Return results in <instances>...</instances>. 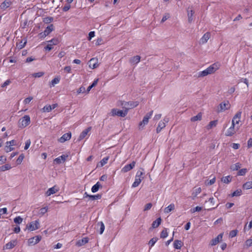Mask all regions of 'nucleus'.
<instances>
[{"label":"nucleus","mask_w":252,"mask_h":252,"mask_svg":"<svg viewBox=\"0 0 252 252\" xmlns=\"http://www.w3.org/2000/svg\"><path fill=\"white\" fill-rule=\"evenodd\" d=\"M220 67V63H216L210 65L206 69L199 71L196 74L197 78L203 77L215 73Z\"/></svg>","instance_id":"obj_1"},{"label":"nucleus","mask_w":252,"mask_h":252,"mask_svg":"<svg viewBox=\"0 0 252 252\" xmlns=\"http://www.w3.org/2000/svg\"><path fill=\"white\" fill-rule=\"evenodd\" d=\"M31 123V118L29 115H25L18 122V126L23 128L28 126Z\"/></svg>","instance_id":"obj_2"},{"label":"nucleus","mask_w":252,"mask_h":252,"mask_svg":"<svg viewBox=\"0 0 252 252\" xmlns=\"http://www.w3.org/2000/svg\"><path fill=\"white\" fill-rule=\"evenodd\" d=\"M153 113V111H150L149 113H147L143 118V120L139 123V129H142L143 127L147 125L149 122V119L151 118Z\"/></svg>","instance_id":"obj_3"},{"label":"nucleus","mask_w":252,"mask_h":252,"mask_svg":"<svg viewBox=\"0 0 252 252\" xmlns=\"http://www.w3.org/2000/svg\"><path fill=\"white\" fill-rule=\"evenodd\" d=\"M127 109L125 111L119 110L118 109L114 108L111 110L110 114L112 116H118L121 117H125L127 114Z\"/></svg>","instance_id":"obj_4"},{"label":"nucleus","mask_w":252,"mask_h":252,"mask_svg":"<svg viewBox=\"0 0 252 252\" xmlns=\"http://www.w3.org/2000/svg\"><path fill=\"white\" fill-rule=\"evenodd\" d=\"M143 174V173L142 172L138 171L137 172L136 175L135 176V181L132 185V188L137 187L139 185V184L141 182L142 179L143 178V177H142Z\"/></svg>","instance_id":"obj_5"},{"label":"nucleus","mask_w":252,"mask_h":252,"mask_svg":"<svg viewBox=\"0 0 252 252\" xmlns=\"http://www.w3.org/2000/svg\"><path fill=\"white\" fill-rule=\"evenodd\" d=\"M40 227V223L38 220L32 221L29 225H27V228L30 231H34Z\"/></svg>","instance_id":"obj_6"},{"label":"nucleus","mask_w":252,"mask_h":252,"mask_svg":"<svg viewBox=\"0 0 252 252\" xmlns=\"http://www.w3.org/2000/svg\"><path fill=\"white\" fill-rule=\"evenodd\" d=\"M230 107V104L228 101H226L220 103L218 108V112H221L226 110H228Z\"/></svg>","instance_id":"obj_7"},{"label":"nucleus","mask_w":252,"mask_h":252,"mask_svg":"<svg viewBox=\"0 0 252 252\" xmlns=\"http://www.w3.org/2000/svg\"><path fill=\"white\" fill-rule=\"evenodd\" d=\"M169 121V119L168 118H164L163 120L160 121L158 125V126L157 128V132L159 133L161 131V130L165 127L166 124Z\"/></svg>","instance_id":"obj_8"},{"label":"nucleus","mask_w":252,"mask_h":252,"mask_svg":"<svg viewBox=\"0 0 252 252\" xmlns=\"http://www.w3.org/2000/svg\"><path fill=\"white\" fill-rule=\"evenodd\" d=\"M59 42L57 39H52L48 41L47 45L45 47V49L47 51H50L53 48V45H57Z\"/></svg>","instance_id":"obj_9"},{"label":"nucleus","mask_w":252,"mask_h":252,"mask_svg":"<svg viewBox=\"0 0 252 252\" xmlns=\"http://www.w3.org/2000/svg\"><path fill=\"white\" fill-rule=\"evenodd\" d=\"M239 129V126L231 124V126L227 130L225 135L228 136H232Z\"/></svg>","instance_id":"obj_10"},{"label":"nucleus","mask_w":252,"mask_h":252,"mask_svg":"<svg viewBox=\"0 0 252 252\" xmlns=\"http://www.w3.org/2000/svg\"><path fill=\"white\" fill-rule=\"evenodd\" d=\"M135 161H133L131 163L125 165L121 169V172L126 173L130 171L135 167Z\"/></svg>","instance_id":"obj_11"},{"label":"nucleus","mask_w":252,"mask_h":252,"mask_svg":"<svg viewBox=\"0 0 252 252\" xmlns=\"http://www.w3.org/2000/svg\"><path fill=\"white\" fill-rule=\"evenodd\" d=\"M15 144V141L14 140L6 142V146L5 147V152L8 153L12 151L14 149L12 146H14Z\"/></svg>","instance_id":"obj_12"},{"label":"nucleus","mask_w":252,"mask_h":252,"mask_svg":"<svg viewBox=\"0 0 252 252\" xmlns=\"http://www.w3.org/2000/svg\"><path fill=\"white\" fill-rule=\"evenodd\" d=\"M41 240V237L40 236H36L33 237L28 240V243L30 245H34L38 243Z\"/></svg>","instance_id":"obj_13"},{"label":"nucleus","mask_w":252,"mask_h":252,"mask_svg":"<svg viewBox=\"0 0 252 252\" xmlns=\"http://www.w3.org/2000/svg\"><path fill=\"white\" fill-rule=\"evenodd\" d=\"M241 112H237L233 117L232 120V124L234 126H236L237 125H238L239 124V122H240L241 119Z\"/></svg>","instance_id":"obj_14"},{"label":"nucleus","mask_w":252,"mask_h":252,"mask_svg":"<svg viewBox=\"0 0 252 252\" xmlns=\"http://www.w3.org/2000/svg\"><path fill=\"white\" fill-rule=\"evenodd\" d=\"M222 237L223 233L220 234L216 238L211 241L210 245L212 246L216 245L220 241L222 240Z\"/></svg>","instance_id":"obj_15"},{"label":"nucleus","mask_w":252,"mask_h":252,"mask_svg":"<svg viewBox=\"0 0 252 252\" xmlns=\"http://www.w3.org/2000/svg\"><path fill=\"white\" fill-rule=\"evenodd\" d=\"M71 137V132H67L64 134L59 139V141L61 143H63L66 141L69 140Z\"/></svg>","instance_id":"obj_16"},{"label":"nucleus","mask_w":252,"mask_h":252,"mask_svg":"<svg viewBox=\"0 0 252 252\" xmlns=\"http://www.w3.org/2000/svg\"><path fill=\"white\" fill-rule=\"evenodd\" d=\"M89 66L92 69L95 68L98 66V60L97 59L92 58L89 61Z\"/></svg>","instance_id":"obj_17"},{"label":"nucleus","mask_w":252,"mask_h":252,"mask_svg":"<svg viewBox=\"0 0 252 252\" xmlns=\"http://www.w3.org/2000/svg\"><path fill=\"white\" fill-rule=\"evenodd\" d=\"M68 157V155H62V156L56 158L54 159V162L57 164H61L63 162H64L66 158Z\"/></svg>","instance_id":"obj_18"},{"label":"nucleus","mask_w":252,"mask_h":252,"mask_svg":"<svg viewBox=\"0 0 252 252\" xmlns=\"http://www.w3.org/2000/svg\"><path fill=\"white\" fill-rule=\"evenodd\" d=\"M59 191V189L57 188L55 186L52 188H49L46 192L45 194L47 196H50Z\"/></svg>","instance_id":"obj_19"},{"label":"nucleus","mask_w":252,"mask_h":252,"mask_svg":"<svg viewBox=\"0 0 252 252\" xmlns=\"http://www.w3.org/2000/svg\"><path fill=\"white\" fill-rule=\"evenodd\" d=\"M17 244L16 240H12L7 243L4 247L3 249L9 250L14 248Z\"/></svg>","instance_id":"obj_20"},{"label":"nucleus","mask_w":252,"mask_h":252,"mask_svg":"<svg viewBox=\"0 0 252 252\" xmlns=\"http://www.w3.org/2000/svg\"><path fill=\"white\" fill-rule=\"evenodd\" d=\"M89 242V239L88 237H84L81 240H79L76 243V246L78 247H81Z\"/></svg>","instance_id":"obj_21"},{"label":"nucleus","mask_w":252,"mask_h":252,"mask_svg":"<svg viewBox=\"0 0 252 252\" xmlns=\"http://www.w3.org/2000/svg\"><path fill=\"white\" fill-rule=\"evenodd\" d=\"M12 4L11 0H5L0 5V7L1 9L5 10L9 7Z\"/></svg>","instance_id":"obj_22"},{"label":"nucleus","mask_w":252,"mask_h":252,"mask_svg":"<svg viewBox=\"0 0 252 252\" xmlns=\"http://www.w3.org/2000/svg\"><path fill=\"white\" fill-rule=\"evenodd\" d=\"M91 127H89L87 128L84 130L80 134L79 137V140H81L83 139L88 134L89 131H90L91 129Z\"/></svg>","instance_id":"obj_23"},{"label":"nucleus","mask_w":252,"mask_h":252,"mask_svg":"<svg viewBox=\"0 0 252 252\" xmlns=\"http://www.w3.org/2000/svg\"><path fill=\"white\" fill-rule=\"evenodd\" d=\"M210 33L209 32H206L200 39V42L202 44L206 43L209 39L210 38Z\"/></svg>","instance_id":"obj_24"},{"label":"nucleus","mask_w":252,"mask_h":252,"mask_svg":"<svg viewBox=\"0 0 252 252\" xmlns=\"http://www.w3.org/2000/svg\"><path fill=\"white\" fill-rule=\"evenodd\" d=\"M141 57L139 56H135L131 58L129 60V63L131 64H137L140 61Z\"/></svg>","instance_id":"obj_25"},{"label":"nucleus","mask_w":252,"mask_h":252,"mask_svg":"<svg viewBox=\"0 0 252 252\" xmlns=\"http://www.w3.org/2000/svg\"><path fill=\"white\" fill-rule=\"evenodd\" d=\"M183 243L181 240H176L174 242L173 246L176 249H180L183 246Z\"/></svg>","instance_id":"obj_26"},{"label":"nucleus","mask_w":252,"mask_h":252,"mask_svg":"<svg viewBox=\"0 0 252 252\" xmlns=\"http://www.w3.org/2000/svg\"><path fill=\"white\" fill-rule=\"evenodd\" d=\"M53 25L52 24H51L46 28L44 32L45 36L48 35L50 32H51L53 31Z\"/></svg>","instance_id":"obj_27"},{"label":"nucleus","mask_w":252,"mask_h":252,"mask_svg":"<svg viewBox=\"0 0 252 252\" xmlns=\"http://www.w3.org/2000/svg\"><path fill=\"white\" fill-rule=\"evenodd\" d=\"M97 226L98 227H99V234H102L103 233L104 229H105V226H104V223L102 221L98 222L97 223Z\"/></svg>","instance_id":"obj_28"},{"label":"nucleus","mask_w":252,"mask_h":252,"mask_svg":"<svg viewBox=\"0 0 252 252\" xmlns=\"http://www.w3.org/2000/svg\"><path fill=\"white\" fill-rule=\"evenodd\" d=\"M175 208V205L174 204L172 203L168 205L167 207L164 209V213H169L172 210H173Z\"/></svg>","instance_id":"obj_29"},{"label":"nucleus","mask_w":252,"mask_h":252,"mask_svg":"<svg viewBox=\"0 0 252 252\" xmlns=\"http://www.w3.org/2000/svg\"><path fill=\"white\" fill-rule=\"evenodd\" d=\"M161 219L160 218H158L156 220L154 221L152 223V227L154 228L158 227L161 223Z\"/></svg>","instance_id":"obj_30"},{"label":"nucleus","mask_w":252,"mask_h":252,"mask_svg":"<svg viewBox=\"0 0 252 252\" xmlns=\"http://www.w3.org/2000/svg\"><path fill=\"white\" fill-rule=\"evenodd\" d=\"M100 187H101V185L99 182H97L92 187L91 189L92 191L94 193L97 192L98 190Z\"/></svg>","instance_id":"obj_31"},{"label":"nucleus","mask_w":252,"mask_h":252,"mask_svg":"<svg viewBox=\"0 0 252 252\" xmlns=\"http://www.w3.org/2000/svg\"><path fill=\"white\" fill-rule=\"evenodd\" d=\"M201 118H202V114L201 113H199L195 116L191 117L190 119V121L191 122H195L197 121H200L201 120Z\"/></svg>","instance_id":"obj_32"},{"label":"nucleus","mask_w":252,"mask_h":252,"mask_svg":"<svg viewBox=\"0 0 252 252\" xmlns=\"http://www.w3.org/2000/svg\"><path fill=\"white\" fill-rule=\"evenodd\" d=\"M217 123H218L217 120H214V121H211L209 123V124L208 125V126H207V128L208 129H211L212 127L216 126L217 125Z\"/></svg>","instance_id":"obj_33"},{"label":"nucleus","mask_w":252,"mask_h":252,"mask_svg":"<svg viewBox=\"0 0 252 252\" xmlns=\"http://www.w3.org/2000/svg\"><path fill=\"white\" fill-rule=\"evenodd\" d=\"M138 105V102L137 101H129L127 102V106L128 108H132L136 107Z\"/></svg>","instance_id":"obj_34"},{"label":"nucleus","mask_w":252,"mask_h":252,"mask_svg":"<svg viewBox=\"0 0 252 252\" xmlns=\"http://www.w3.org/2000/svg\"><path fill=\"white\" fill-rule=\"evenodd\" d=\"M243 188L246 189H252V181L247 182L243 185Z\"/></svg>","instance_id":"obj_35"},{"label":"nucleus","mask_w":252,"mask_h":252,"mask_svg":"<svg viewBox=\"0 0 252 252\" xmlns=\"http://www.w3.org/2000/svg\"><path fill=\"white\" fill-rule=\"evenodd\" d=\"M11 168V166L9 164H6L0 167V171H5Z\"/></svg>","instance_id":"obj_36"},{"label":"nucleus","mask_w":252,"mask_h":252,"mask_svg":"<svg viewBox=\"0 0 252 252\" xmlns=\"http://www.w3.org/2000/svg\"><path fill=\"white\" fill-rule=\"evenodd\" d=\"M231 181V177L230 176H227L223 177L221 179V181L224 183L228 184Z\"/></svg>","instance_id":"obj_37"},{"label":"nucleus","mask_w":252,"mask_h":252,"mask_svg":"<svg viewBox=\"0 0 252 252\" xmlns=\"http://www.w3.org/2000/svg\"><path fill=\"white\" fill-rule=\"evenodd\" d=\"M98 81V79H96L94 81L92 84L88 87V88L87 90V93H88L90 91V90L92 89V88H93L96 85Z\"/></svg>","instance_id":"obj_38"},{"label":"nucleus","mask_w":252,"mask_h":252,"mask_svg":"<svg viewBox=\"0 0 252 252\" xmlns=\"http://www.w3.org/2000/svg\"><path fill=\"white\" fill-rule=\"evenodd\" d=\"M241 167V164L239 162L233 164L231 166L230 169L233 171L238 170Z\"/></svg>","instance_id":"obj_39"},{"label":"nucleus","mask_w":252,"mask_h":252,"mask_svg":"<svg viewBox=\"0 0 252 252\" xmlns=\"http://www.w3.org/2000/svg\"><path fill=\"white\" fill-rule=\"evenodd\" d=\"M201 191V188H198L196 189L193 192H192V195L193 196L192 199H194L195 197H196V196L199 194Z\"/></svg>","instance_id":"obj_40"},{"label":"nucleus","mask_w":252,"mask_h":252,"mask_svg":"<svg viewBox=\"0 0 252 252\" xmlns=\"http://www.w3.org/2000/svg\"><path fill=\"white\" fill-rule=\"evenodd\" d=\"M60 79L59 77H56V78H55L54 79H53L51 81L50 87H54L56 84H58L60 82Z\"/></svg>","instance_id":"obj_41"},{"label":"nucleus","mask_w":252,"mask_h":252,"mask_svg":"<svg viewBox=\"0 0 252 252\" xmlns=\"http://www.w3.org/2000/svg\"><path fill=\"white\" fill-rule=\"evenodd\" d=\"M101 197V196L100 194L90 195L89 196V199L92 200L99 199Z\"/></svg>","instance_id":"obj_42"},{"label":"nucleus","mask_w":252,"mask_h":252,"mask_svg":"<svg viewBox=\"0 0 252 252\" xmlns=\"http://www.w3.org/2000/svg\"><path fill=\"white\" fill-rule=\"evenodd\" d=\"M109 157H106L102 158L101 160L100 161V166L101 167H102L104 166L105 164H106L108 162V160L109 159Z\"/></svg>","instance_id":"obj_43"},{"label":"nucleus","mask_w":252,"mask_h":252,"mask_svg":"<svg viewBox=\"0 0 252 252\" xmlns=\"http://www.w3.org/2000/svg\"><path fill=\"white\" fill-rule=\"evenodd\" d=\"M168 233L167 232V229L164 228L161 232L160 237L162 238H165L168 236Z\"/></svg>","instance_id":"obj_44"},{"label":"nucleus","mask_w":252,"mask_h":252,"mask_svg":"<svg viewBox=\"0 0 252 252\" xmlns=\"http://www.w3.org/2000/svg\"><path fill=\"white\" fill-rule=\"evenodd\" d=\"M194 14V12L192 9L188 10V18L189 21L191 22L192 20V16Z\"/></svg>","instance_id":"obj_45"},{"label":"nucleus","mask_w":252,"mask_h":252,"mask_svg":"<svg viewBox=\"0 0 252 252\" xmlns=\"http://www.w3.org/2000/svg\"><path fill=\"white\" fill-rule=\"evenodd\" d=\"M241 194H242L241 189H237L236 190H235L232 193L231 196L232 197L239 196H240Z\"/></svg>","instance_id":"obj_46"},{"label":"nucleus","mask_w":252,"mask_h":252,"mask_svg":"<svg viewBox=\"0 0 252 252\" xmlns=\"http://www.w3.org/2000/svg\"><path fill=\"white\" fill-rule=\"evenodd\" d=\"M158 240V238H157V237H154V238H152L149 242V245H150L151 246V247H152L155 245V244L157 242Z\"/></svg>","instance_id":"obj_47"},{"label":"nucleus","mask_w":252,"mask_h":252,"mask_svg":"<svg viewBox=\"0 0 252 252\" xmlns=\"http://www.w3.org/2000/svg\"><path fill=\"white\" fill-rule=\"evenodd\" d=\"M23 221V219L20 217L18 216L14 218V222L17 224H20Z\"/></svg>","instance_id":"obj_48"},{"label":"nucleus","mask_w":252,"mask_h":252,"mask_svg":"<svg viewBox=\"0 0 252 252\" xmlns=\"http://www.w3.org/2000/svg\"><path fill=\"white\" fill-rule=\"evenodd\" d=\"M247 172V169L246 168H243L238 171L237 174L239 176H244L246 174Z\"/></svg>","instance_id":"obj_49"},{"label":"nucleus","mask_w":252,"mask_h":252,"mask_svg":"<svg viewBox=\"0 0 252 252\" xmlns=\"http://www.w3.org/2000/svg\"><path fill=\"white\" fill-rule=\"evenodd\" d=\"M26 43H27L26 40H25L24 41L22 40L19 42V43L17 46H18V47L19 48L22 49L25 46Z\"/></svg>","instance_id":"obj_50"},{"label":"nucleus","mask_w":252,"mask_h":252,"mask_svg":"<svg viewBox=\"0 0 252 252\" xmlns=\"http://www.w3.org/2000/svg\"><path fill=\"white\" fill-rule=\"evenodd\" d=\"M43 112H49L52 110L51 105H47L42 108Z\"/></svg>","instance_id":"obj_51"},{"label":"nucleus","mask_w":252,"mask_h":252,"mask_svg":"<svg viewBox=\"0 0 252 252\" xmlns=\"http://www.w3.org/2000/svg\"><path fill=\"white\" fill-rule=\"evenodd\" d=\"M24 158V156L23 154H21L19 156L17 159L16 162L17 164H20Z\"/></svg>","instance_id":"obj_52"},{"label":"nucleus","mask_w":252,"mask_h":252,"mask_svg":"<svg viewBox=\"0 0 252 252\" xmlns=\"http://www.w3.org/2000/svg\"><path fill=\"white\" fill-rule=\"evenodd\" d=\"M245 246L247 247H250L251 246H252V238H250L246 240V241L245 242Z\"/></svg>","instance_id":"obj_53"},{"label":"nucleus","mask_w":252,"mask_h":252,"mask_svg":"<svg viewBox=\"0 0 252 252\" xmlns=\"http://www.w3.org/2000/svg\"><path fill=\"white\" fill-rule=\"evenodd\" d=\"M237 233H238V231L237 230H232L229 233V236L231 238H233L237 235Z\"/></svg>","instance_id":"obj_54"},{"label":"nucleus","mask_w":252,"mask_h":252,"mask_svg":"<svg viewBox=\"0 0 252 252\" xmlns=\"http://www.w3.org/2000/svg\"><path fill=\"white\" fill-rule=\"evenodd\" d=\"M31 144V141L30 139L27 140L25 142V146L24 147V149L27 150L30 146Z\"/></svg>","instance_id":"obj_55"},{"label":"nucleus","mask_w":252,"mask_h":252,"mask_svg":"<svg viewBox=\"0 0 252 252\" xmlns=\"http://www.w3.org/2000/svg\"><path fill=\"white\" fill-rule=\"evenodd\" d=\"M32 99L33 97L32 96H29L24 100V103L25 104H29Z\"/></svg>","instance_id":"obj_56"},{"label":"nucleus","mask_w":252,"mask_h":252,"mask_svg":"<svg viewBox=\"0 0 252 252\" xmlns=\"http://www.w3.org/2000/svg\"><path fill=\"white\" fill-rule=\"evenodd\" d=\"M44 74V73L42 72H39L37 73H34L32 74V76L37 78V77H40L42 76Z\"/></svg>","instance_id":"obj_57"},{"label":"nucleus","mask_w":252,"mask_h":252,"mask_svg":"<svg viewBox=\"0 0 252 252\" xmlns=\"http://www.w3.org/2000/svg\"><path fill=\"white\" fill-rule=\"evenodd\" d=\"M48 208L47 207H45L42 208L40 210V213L42 215H44L48 211Z\"/></svg>","instance_id":"obj_58"},{"label":"nucleus","mask_w":252,"mask_h":252,"mask_svg":"<svg viewBox=\"0 0 252 252\" xmlns=\"http://www.w3.org/2000/svg\"><path fill=\"white\" fill-rule=\"evenodd\" d=\"M85 88L83 86H81L79 88V89L77 90V93L78 94H81V93H84L85 92Z\"/></svg>","instance_id":"obj_59"},{"label":"nucleus","mask_w":252,"mask_h":252,"mask_svg":"<svg viewBox=\"0 0 252 252\" xmlns=\"http://www.w3.org/2000/svg\"><path fill=\"white\" fill-rule=\"evenodd\" d=\"M95 36V32L94 31L90 32L89 33V36L88 39L89 40H91L92 38Z\"/></svg>","instance_id":"obj_60"},{"label":"nucleus","mask_w":252,"mask_h":252,"mask_svg":"<svg viewBox=\"0 0 252 252\" xmlns=\"http://www.w3.org/2000/svg\"><path fill=\"white\" fill-rule=\"evenodd\" d=\"M152 204L151 203H149L145 205L144 210V211L149 210L152 208Z\"/></svg>","instance_id":"obj_61"},{"label":"nucleus","mask_w":252,"mask_h":252,"mask_svg":"<svg viewBox=\"0 0 252 252\" xmlns=\"http://www.w3.org/2000/svg\"><path fill=\"white\" fill-rule=\"evenodd\" d=\"M53 20V18L52 17H46L44 18L43 21L46 23H49L51 22Z\"/></svg>","instance_id":"obj_62"},{"label":"nucleus","mask_w":252,"mask_h":252,"mask_svg":"<svg viewBox=\"0 0 252 252\" xmlns=\"http://www.w3.org/2000/svg\"><path fill=\"white\" fill-rule=\"evenodd\" d=\"M11 83V81L9 79L6 80L2 85L1 87L4 88L6 87L7 85H9Z\"/></svg>","instance_id":"obj_63"},{"label":"nucleus","mask_w":252,"mask_h":252,"mask_svg":"<svg viewBox=\"0 0 252 252\" xmlns=\"http://www.w3.org/2000/svg\"><path fill=\"white\" fill-rule=\"evenodd\" d=\"M216 181V178L215 177H214L212 179L210 180L207 183V184L208 185H213V184L215 183Z\"/></svg>","instance_id":"obj_64"}]
</instances>
